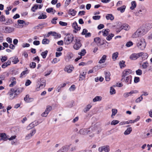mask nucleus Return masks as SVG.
<instances>
[{
	"mask_svg": "<svg viewBox=\"0 0 152 152\" xmlns=\"http://www.w3.org/2000/svg\"><path fill=\"white\" fill-rule=\"evenodd\" d=\"M74 41L75 42L73 46V48L76 50H78L81 47V46L80 40L78 38H75Z\"/></svg>",
	"mask_w": 152,
	"mask_h": 152,
	"instance_id": "obj_6",
	"label": "nucleus"
},
{
	"mask_svg": "<svg viewBox=\"0 0 152 152\" xmlns=\"http://www.w3.org/2000/svg\"><path fill=\"white\" fill-rule=\"evenodd\" d=\"M9 81L11 83L9 85V86L10 87H12L16 84V78L15 77H12L10 78V79Z\"/></svg>",
	"mask_w": 152,
	"mask_h": 152,
	"instance_id": "obj_18",
	"label": "nucleus"
},
{
	"mask_svg": "<svg viewBox=\"0 0 152 152\" xmlns=\"http://www.w3.org/2000/svg\"><path fill=\"white\" fill-rule=\"evenodd\" d=\"M27 71H23L20 74V77H23V76L27 74Z\"/></svg>",
	"mask_w": 152,
	"mask_h": 152,
	"instance_id": "obj_61",
	"label": "nucleus"
},
{
	"mask_svg": "<svg viewBox=\"0 0 152 152\" xmlns=\"http://www.w3.org/2000/svg\"><path fill=\"white\" fill-rule=\"evenodd\" d=\"M132 73L131 70L129 69H126L124 70L123 72L122 75V77H127L128 76Z\"/></svg>",
	"mask_w": 152,
	"mask_h": 152,
	"instance_id": "obj_16",
	"label": "nucleus"
},
{
	"mask_svg": "<svg viewBox=\"0 0 152 152\" xmlns=\"http://www.w3.org/2000/svg\"><path fill=\"white\" fill-rule=\"evenodd\" d=\"M118 52H116L113 53L112 55V58L113 60L115 61L118 57Z\"/></svg>",
	"mask_w": 152,
	"mask_h": 152,
	"instance_id": "obj_37",
	"label": "nucleus"
},
{
	"mask_svg": "<svg viewBox=\"0 0 152 152\" xmlns=\"http://www.w3.org/2000/svg\"><path fill=\"white\" fill-rule=\"evenodd\" d=\"M36 66V63L34 62H32L30 64V66L31 68H34Z\"/></svg>",
	"mask_w": 152,
	"mask_h": 152,
	"instance_id": "obj_57",
	"label": "nucleus"
},
{
	"mask_svg": "<svg viewBox=\"0 0 152 152\" xmlns=\"http://www.w3.org/2000/svg\"><path fill=\"white\" fill-rule=\"evenodd\" d=\"M136 74L138 75H140L142 74V72L141 70L139 69L136 71Z\"/></svg>",
	"mask_w": 152,
	"mask_h": 152,
	"instance_id": "obj_52",
	"label": "nucleus"
},
{
	"mask_svg": "<svg viewBox=\"0 0 152 152\" xmlns=\"http://www.w3.org/2000/svg\"><path fill=\"white\" fill-rule=\"evenodd\" d=\"M7 140L6 135L5 133L0 134V140L6 141Z\"/></svg>",
	"mask_w": 152,
	"mask_h": 152,
	"instance_id": "obj_26",
	"label": "nucleus"
},
{
	"mask_svg": "<svg viewBox=\"0 0 152 152\" xmlns=\"http://www.w3.org/2000/svg\"><path fill=\"white\" fill-rule=\"evenodd\" d=\"M139 55V53H133L130 56L129 58L131 60H135L140 57Z\"/></svg>",
	"mask_w": 152,
	"mask_h": 152,
	"instance_id": "obj_17",
	"label": "nucleus"
},
{
	"mask_svg": "<svg viewBox=\"0 0 152 152\" xmlns=\"http://www.w3.org/2000/svg\"><path fill=\"white\" fill-rule=\"evenodd\" d=\"M54 37L55 38H58L61 37V35L60 34H58L55 32H50L49 33Z\"/></svg>",
	"mask_w": 152,
	"mask_h": 152,
	"instance_id": "obj_22",
	"label": "nucleus"
},
{
	"mask_svg": "<svg viewBox=\"0 0 152 152\" xmlns=\"http://www.w3.org/2000/svg\"><path fill=\"white\" fill-rule=\"evenodd\" d=\"M38 5H37V4H35L31 8V10L33 12H35L38 9Z\"/></svg>",
	"mask_w": 152,
	"mask_h": 152,
	"instance_id": "obj_43",
	"label": "nucleus"
},
{
	"mask_svg": "<svg viewBox=\"0 0 152 152\" xmlns=\"http://www.w3.org/2000/svg\"><path fill=\"white\" fill-rule=\"evenodd\" d=\"M102 97L100 96H96L93 99V102H96L97 101H100L102 99Z\"/></svg>",
	"mask_w": 152,
	"mask_h": 152,
	"instance_id": "obj_38",
	"label": "nucleus"
},
{
	"mask_svg": "<svg viewBox=\"0 0 152 152\" xmlns=\"http://www.w3.org/2000/svg\"><path fill=\"white\" fill-rule=\"evenodd\" d=\"M100 16L99 15H95L93 17V18L94 20H98L100 18Z\"/></svg>",
	"mask_w": 152,
	"mask_h": 152,
	"instance_id": "obj_63",
	"label": "nucleus"
},
{
	"mask_svg": "<svg viewBox=\"0 0 152 152\" xmlns=\"http://www.w3.org/2000/svg\"><path fill=\"white\" fill-rule=\"evenodd\" d=\"M35 122L32 123L30 124L26 127V129L27 130H29L31 129L32 128L34 127L35 126H37L38 124V123L37 122V124H34V123Z\"/></svg>",
	"mask_w": 152,
	"mask_h": 152,
	"instance_id": "obj_23",
	"label": "nucleus"
},
{
	"mask_svg": "<svg viewBox=\"0 0 152 152\" xmlns=\"http://www.w3.org/2000/svg\"><path fill=\"white\" fill-rule=\"evenodd\" d=\"M17 22L18 24H15V27L16 28H23L24 26V24L28 25L29 23L28 22L26 24L24 20H18Z\"/></svg>",
	"mask_w": 152,
	"mask_h": 152,
	"instance_id": "obj_7",
	"label": "nucleus"
},
{
	"mask_svg": "<svg viewBox=\"0 0 152 152\" xmlns=\"http://www.w3.org/2000/svg\"><path fill=\"white\" fill-rule=\"evenodd\" d=\"M31 83V81L30 80H28L26 81L25 85L26 86H28Z\"/></svg>",
	"mask_w": 152,
	"mask_h": 152,
	"instance_id": "obj_64",
	"label": "nucleus"
},
{
	"mask_svg": "<svg viewBox=\"0 0 152 152\" xmlns=\"http://www.w3.org/2000/svg\"><path fill=\"white\" fill-rule=\"evenodd\" d=\"M76 87L74 85H72L69 88V90L70 91H75V89Z\"/></svg>",
	"mask_w": 152,
	"mask_h": 152,
	"instance_id": "obj_54",
	"label": "nucleus"
},
{
	"mask_svg": "<svg viewBox=\"0 0 152 152\" xmlns=\"http://www.w3.org/2000/svg\"><path fill=\"white\" fill-rule=\"evenodd\" d=\"M132 130V127H129L124 132V134L125 135H128L130 133Z\"/></svg>",
	"mask_w": 152,
	"mask_h": 152,
	"instance_id": "obj_32",
	"label": "nucleus"
},
{
	"mask_svg": "<svg viewBox=\"0 0 152 152\" xmlns=\"http://www.w3.org/2000/svg\"><path fill=\"white\" fill-rule=\"evenodd\" d=\"M12 61L14 64H16L19 61L18 58L17 57H13L10 58V60Z\"/></svg>",
	"mask_w": 152,
	"mask_h": 152,
	"instance_id": "obj_21",
	"label": "nucleus"
},
{
	"mask_svg": "<svg viewBox=\"0 0 152 152\" xmlns=\"http://www.w3.org/2000/svg\"><path fill=\"white\" fill-rule=\"evenodd\" d=\"M112 114L111 115V117L114 116L117 113V110L116 109H113L112 110Z\"/></svg>",
	"mask_w": 152,
	"mask_h": 152,
	"instance_id": "obj_41",
	"label": "nucleus"
},
{
	"mask_svg": "<svg viewBox=\"0 0 152 152\" xmlns=\"http://www.w3.org/2000/svg\"><path fill=\"white\" fill-rule=\"evenodd\" d=\"M110 74L109 72H107L105 73V79L106 81H109L110 80Z\"/></svg>",
	"mask_w": 152,
	"mask_h": 152,
	"instance_id": "obj_36",
	"label": "nucleus"
},
{
	"mask_svg": "<svg viewBox=\"0 0 152 152\" xmlns=\"http://www.w3.org/2000/svg\"><path fill=\"white\" fill-rule=\"evenodd\" d=\"M46 18L47 16L45 15H44L43 13H42L41 15L38 17V19H45Z\"/></svg>",
	"mask_w": 152,
	"mask_h": 152,
	"instance_id": "obj_48",
	"label": "nucleus"
},
{
	"mask_svg": "<svg viewBox=\"0 0 152 152\" xmlns=\"http://www.w3.org/2000/svg\"><path fill=\"white\" fill-rule=\"evenodd\" d=\"M106 19L107 20H113L114 19V17L112 14H108L106 15Z\"/></svg>",
	"mask_w": 152,
	"mask_h": 152,
	"instance_id": "obj_33",
	"label": "nucleus"
},
{
	"mask_svg": "<svg viewBox=\"0 0 152 152\" xmlns=\"http://www.w3.org/2000/svg\"><path fill=\"white\" fill-rule=\"evenodd\" d=\"M17 91L16 90H15L14 92H13L12 91L10 93V99H14V98L15 97V96H16V94H15V93Z\"/></svg>",
	"mask_w": 152,
	"mask_h": 152,
	"instance_id": "obj_29",
	"label": "nucleus"
},
{
	"mask_svg": "<svg viewBox=\"0 0 152 152\" xmlns=\"http://www.w3.org/2000/svg\"><path fill=\"white\" fill-rule=\"evenodd\" d=\"M86 53V50L83 49L81 50V52H79L78 54L80 56H81V57H82V56H84Z\"/></svg>",
	"mask_w": 152,
	"mask_h": 152,
	"instance_id": "obj_34",
	"label": "nucleus"
},
{
	"mask_svg": "<svg viewBox=\"0 0 152 152\" xmlns=\"http://www.w3.org/2000/svg\"><path fill=\"white\" fill-rule=\"evenodd\" d=\"M132 77L131 75L128 76L127 77H122L121 80L124 82L127 85L131 84L132 82Z\"/></svg>",
	"mask_w": 152,
	"mask_h": 152,
	"instance_id": "obj_5",
	"label": "nucleus"
},
{
	"mask_svg": "<svg viewBox=\"0 0 152 152\" xmlns=\"http://www.w3.org/2000/svg\"><path fill=\"white\" fill-rule=\"evenodd\" d=\"M39 83H38L36 88L37 91H39L40 90L44 88L45 86L46 81L42 79H40Z\"/></svg>",
	"mask_w": 152,
	"mask_h": 152,
	"instance_id": "obj_4",
	"label": "nucleus"
},
{
	"mask_svg": "<svg viewBox=\"0 0 152 152\" xmlns=\"http://www.w3.org/2000/svg\"><path fill=\"white\" fill-rule=\"evenodd\" d=\"M87 73V70L84 69L83 70L82 72L80 73L79 76V80H82L85 79Z\"/></svg>",
	"mask_w": 152,
	"mask_h": 152,
	"instance_id": "obj_14",
	"label": "nucleus"
},
{
	"mask_svg": "<svg viewBox=\"0 0 152 152\" xmlns=\"http://www.w3.org/2000/svg\"><path fill=\"white\" fill-rule=\"evenodd\" d=\"M138 93V91L137 90H132L129 92H126L124 94L123 96L125 98H127L129 96H131L132 94H136Z\"/></svg>",
	"mask_w": 152,
	"mask_h": 152,
	"instance_id": "obj_12",
	"label": "nucleus"
},
{
	"mask_svg": "<svg viewBox=\"0 0 152 152\" xmlns=\"http://www.w3.org/2000/svg\"><path fill=\"white\" fill-rule=\"evenodd\" d=\"M121 27H122L123 29L126 30H128L130 28V26L128 24H124L123 25L121 26Z\"/></svg>",
	"mask_w": 152,
	"mask_h": 152,
	"instance_id": "obj_40",
	"label": "nucleus"
},
{
	"mask_svg": "<svg viewBox=\"0 0 152 152\" xmlns=\"http://www.w3.org/2000/svg\"><path fill=\"white\" fill-rule=\"evenodd\" d=\"M125 61H121L119 62V64L121 68L124 67L125 66Z\"/></svg>",
	"mask_w": 152,
	"mask_h": 152,
	"instance_id": "obj_44",
	"label": "nucleus"
},
{
	"mask_svg": "<svg viewBox=\"0 0 152 152\" xmlns=\"http://www.w3.org/2000/svg\"><path fill=\"white\" fill-rule=\"evenodd\" d=\"M110 31V30L108 29H103L102 31L103 33V35L104 36H107Z\"/></svg>",
	"mask_w": 152,
	"mask_h": 152,
	"instance_id": "obj_30",
	"label": "nucleus"
},
{
	"mask_svg": "<svg viewBox=\"0 0 152 152\" xmlns=\"http://www.w3.org/2000/svg\"><path fill=\"white\" fill-rule=\"evenodd\" d=\"M79 134L82 135H86L87 134H90L91 133L90 129H82L79 131Z\"/></svg>",
	"mask_w": 152,
	"mask_h": 152,
	"instance_id": "obj_8",
	"label": "nucleus"
},
{
	"mask_svg": "<svg viewBox=\"0 0 152 152\" xmlns=\"http://www.w3.org/2000/svg\"><path fill=\"white\" fill-rule=\"evenodd\" d=\"M48 52V51L46 50L44 52H42L41 53V55L42 57V58H46V57L47 55Z\"/></svg>",
	"mask_w": 152,
	"mask_h": 152,
	"instance_id": "obj_47",
	"label": "nucleus"
},
{
	"mask_svg": "<svg viewBox=\"0 0 152 152\" xmlns=\"http://www.w3.org/2000/svg\"><path fill=\"white\" fill-rule=\"evenodd\" d=\"M131 6L130 7V8L131 10H133L136 7L137 4L136 1H132L131 3Z\"/></svg>",
	"mask_w": 152,
	"mask_h": 152,
	"instance_id": "obj_35",
	"label": "nucleus"
},
{
	"mask_svg": "<svg viewBox=\"0 0 152 152\" xmlns=\"http://www.w3.org/2000/svg\"><path fill=\"white\" fill-rule=\"evenodd\" d=\"M92 106L91 105L89 104L85 108L84 111L85 112H86L88 111L89 109L91 108Z\"/></svg>",
	"mask_w": 152,
	"mask_h": 152,
	"instance_id": "obj_42",
	"label": "nucleus"
},
{
	"mask_svg": "<svg viewBox=\"0 0 152 152\" xmlns=\"http://www.w3.org/2000/svg\"><path fill=\"white\" fill-rule=\"evenodd\" d=\"M15 28L9 26L5 27L4 29V32L6 33H10L14 31Z\"/></svg>",
	"mask_w": 152,
	"mask_h": 152,
	"instance_id": "obj_10",
	"label": "nucleus"
},
{
	"mask_svg": "<svg viewBox=\"0 0 152 152\" xmlns=\"http://www.w3.org/2000/svg\"><path fill=\"white\" fill-rule=\"evenodd\" d=\"M119 121L116 120H113L111 123V125H115L119 123Z\"/></svg>",
	"mask_w": 152,
	"mask_h": 152,
	"instance_id": "obj_51",
	"label": "nucleus"
},
{
	"mask_svg": "<svg viewBox=\"0 0 152 152\" xmlns=\"http://www.w3.org/2000/svg\"><path fill=\"white\" fill-rule=\"evenodd\" d=\"M140 57H141L142 59L145 60L148 57V55L146 53L143 52L139 53Z\"/></svg>",
	"mask_w": 152,
	"mask_h": 152,
	"instance_id": "obj_19",
	"label": "nucleus"
},
{
	"mask_svg": "<svg viewBox=\"0 0 152 152\" xmlns=\"http://www.w3.org/2000/svg\"><path fill=\"white\" fill-rule=\"evenodd\" d=\"M5 20V17L3 15H2L0 17V21L1 22H4Z\"/></svg>",
	"mask_w": 152,
	"mask_h": 152,
	"instance_id": "obj_60",
	"label": "nucleus"
},
{
	"mask_svg": "<svg viewBox=\"0 0 152 152\" xmlns=\"http://www.w3.org/2000/svg\"><path fill=\"white\" fill-rule=\"evenodd\" d=\"M72 27L74 29L73 32L75 33H76L77 32L80 30V27H78L77 26V23L76 22H74L72 24Z\"/></svg>",
	"mask_w": 152,
	"mask_h": 152,
	"instance_id": "obj_15",
	"label": "nucleus"
},
{
	"mask_svg": "<svg viewBox=\"0 0 152 152\" xmlns=\"http://www.w3.org/2000/svg\"><path fill=\"white\" fill-rule=\"evenodd\" d=\"M7 59V57L6 56H2L1 57L0 60L2 62H4L6 61Z\"/></svg>",
	"mask_w": 152,
	"mask_h": 152,
	"instance_id": "obj_50",
	"label": "nucleus"
},
{
	"mask_svg": "<svg viewBox=\"0 0 152 152\" xmlns=\"http://www.w3.org/2000/svg\"><path fill=\"white\" fill-rule=\"evenodd\" d=\"M110 150V147L108 145L101 146L98 148V151L99 152H102L103 151L105 152H109Z\"/></svg>",
	"mask_w": 152,
	"mask_h": 152,
	"instance_id": "obj_9",
	"label": "nucleus"
},
{
	"mask_svg": "<svg viewBox=\"0 0 152 152\" xmlns=\"http://www.w3.org/2000/svg\"><path fill=\"white\" fill-rule=\"evenodd\" d=\"M107 57V56L106 55L103 56L101 59L99 61V63L100 64L104 63Z\"/></svg>",
	"mask_w": 152,
	"mask_h": 152,
	"instance_id": "obj_28",
	"label": "nucleus"
},
{
	"mask_svg": "<svg viewBox=\"0 0 152 152\" xmlns=\"http://www.w3.org/2000/svg\"><path fill=\"white\" fill-rule=\"evenodd\" d=\"M126 7L125 5H123L120 7H118L117 10L118 11H120L121 13H122L125 11Z\"/></svg>",
	"mask_w": 152,
	"mask_h": 152,
	"instance_id": "obj_24",
	"label": "nucleus"
},
{
	"mask_svg": "<svg viewBox=\"0 0 152 152\" xmlns=\"http://www.w3.org/2000/svg\"><path fill=\"white\" fill-rule=\"evenodd\" d=\"M76 13V11L72 9H70L68 12L69 15H70L72 16H74L75 15Z\"/></svg>",
	"mask_w": 152,
	"mask_h": 152,
	"instance_id": "obj_31",
	"label": "nucleus"
},
{
	"mask_svg": "<svg viewBox=\"0 0 152 152\" xmlns=\"http://www.w3.org/2000/svg\"><path fill=\"white\" fill-rule=\"evenodd\" d=\"M11 64V61L10 60H8L7 62L4 63L2 65L1 67L2 68H5L8 66L10 65Z\"/></svg>",
	"mask_w": 152,
	"mask_h": 152,
	"instance_id": "obj_27",
	"label": "nucleus"
},
{
	"mask_svg": "<svg viewBox=\"0 0 152 152\" xmlns=\"http://www.w3.org/2000/svg\"><path fill=\"white\" fill-rule=\"evenodd\" d=\"M133 45V42L131 41H129L127 42L126 45V46L128 47H130Z\"/></svg>",
	"mask_w": 152,
	"mask_h": 152,
	"instance_id": "obj_58",
	"label": "nucleus"
},
{
	"mask_svg": "<svg viewBox=\"0 0 152 152\" xmlns=\"http://www.w3.org/2000/svg\"><path fill=\"white\" fill-rule=\"evenodd\" d=\"M50 41L47 39H45L42 40V43L43 44H48L49 43Z\"/></svg>",
	"mask_w": 152,
	"mask_h": 152,
	"instance_id": "obj_46",
	"label": "nucleus"
},
{
	"mask_svg": "<svg viewBox=\"0 0 152 152\" xmlns=\"http://www.w3.org/2000/svg\"><path fill=\"white\" fill-rule=\"evenodd\" d=\"M94 41L96 43L98 46L101 45H102L101 39L99 37H96L94 38Z\"/></svg>",
	"mask_w": 152,
	"mask_h": 152,
	"instance_id": "obj_25",
	"label": "nucleus"
},
{
	"mask_svg": "<svg viewBox=\"0 0 152 152\" xmlns=\"http://www.w3.org/2000/svg\"><path fill=\"white\" fill-rule=\"evenodd\" d=\"M143 99V97L142 96H141L140 97L137 98L135 101L136 103H139Z\"/></svg>",
	"mask_w": 152,
	"mask_h": 152,
	"instance_id": "obj_53",
	"label": "nucleus"
},
{
	"mask_svg": "<svg viewBox=\"0 0 152 152\" xmlns=\"http://www.w3.org/2000/svg\"><path fill=\"white\" fill-rule=\"evenodd\" d=\"M110 93L111 94H113L115 93V89L112 87H110Z\"/></svg>",
	"mask_w": 152,
	"mask_h": 152,
	"instance_id": "obj_49",
	"label": "nucleus"
},
{
	"mask_svg": "<svg viewBox=\"0 0 152 152\" xmlns=\"http://www.w3.org/2000/svg\"><path fill=\"white\" fill-rule=\"evenodd\" d=\"M36 132V130L34 129L32 130L30 133L27 134L25 137V139L26 140L30 139L35 134Z\"/></svg>",
	"mask_w": 152,
	"mask_h": 152,
	"instance_id": "obj_11",
	"label": "nucleus"
},
{
	"mask_svg": "<svg viewBox=\"0 0 152 152\" xmlns=\"http://www.w3.org/2000/svg\"><path fill=\"white\" fill-rule=\"evenodd\" d=\"M114 36V35L113 34H111L110 35H109L106 38L107 40L108 41L110 40Z\"/></svg>",
	"mask_w": 152,
	"mask_h": 152,
	"instance_id": "obj_55",
	"label": "nucleus"
},
{
	"mask_svg": "<svg viewBox=\"0 0 152 152\" xmlns=\"http://www.w3.org/2000/svg\"><path fill=\"white\" fill-rule=\"evenodd\" d=\"M74 67L72 65H69L65 66L64 71L68 73H71L73 70Z\"/></svg>",
	"mask_w": 152,
	"mask_h": 152,
	"instance_id": "obj_13",
	"label": "nucleus"
},
{
	"mask_svg": "<svg viewBox=\"0 0 152 152\" xmlns=\"http://www.w3.org/2000/svg\"><path fill=\"white\" fill-rule=\"evenodd\" d=\"M74 36L72 34H66L64 39V42L65 45H68L73 40Z\"/></svg>",
	"mask_w": 152,
	"mask_h": 152,
	"instance_id": "obj_3",
	"label": "nucleus"
},
{
	"mask_svg": "<svg viewBox=\"0 0 152 152\" xmlns=\"http://www.w3.org/2000/svg\"><path fill=\"white\" fill-rule=\"evenodd\" d=\"M24 101L27 102H29L33 101V99L32 98H30L28 95H26L24 98Z\"/></svg>",
	"mask_w": 152,
	"mask_h": 152,
	"instance_id": "obj_20",
	"label": "nucleus"
},
{
	"mask_svg": "<svg viewBox=\"0 0 152 152\" xmlns=\"http://www.w3.org/2000/svg\"><path fill=\"white\" fill-rule=\"evenodd\" d=\"M146 45V43L145 39L141 38L137 39L136 42V46L138 49L141 50H144Z\"/></svg>",
	"mask_w": 152,
	"mask_h": 152,
	"instance_id": "obj_2",
	"label": "nucleus"
},
{
	"mask_svg": "<svg viewBox=\"0 0 152 152\" xmlns=\"http://www.w3.org/2000/svg\"><path fill=\"white\" fill-rule=\"evenodd\" d=\"M60 61V59H58L57 58H55L53 59V60L52 61L51 63L52 64H55L57 63L59 61Z\"/></svg>",
	"mask_w": 152,
	"mask_h": 152,
	"instance_id": "obj_56",
	"label": "nucleus"
},
{
	"mask_svg": "<svg viewBox=\"0 0 152 152\" xmlns=\"http://www.w3.org/2000/svg\"><path fill=\"white\" fill-rule=\"evenodd\" d=\"M147 32V30L145 28L141 27L132 34V37L133 38H137L144 35Z\"/></svg>",
	"mask_w": 152,
	"mask_h": 152,
	"instance_id": "obj_1",
	"label": "nucleus"
},
{
	"mask_svg": "<svg viewBox=\"0 0 152 152\" xmlns=\"http://www.w3.org/2000/svg\"><path fill=\"white\" fill-rule=\"evenodd\" d=\"M148 63L147 62H145L142 63V66L143 69H145L148 66Z\"/></svg>",
	"mask_w": 152,
	"mask_h": 152,
	"instance_id": "obj_39",
	"label": "nucleus"
},
{
	"mask_svg": "<svg viewBox=\"0 0 152 152\" xmlns=\"http://www.w3.org/2000/svg\"><path fill=\"white\" fill-rule=\"evenodd\" d=\"M59 24L63 26H66L67 25V24L66 23L63 22L61 21H60L59 22Z\"/></svg>",
	"mask_w": 152,
	"mask_h": 152,
	"instance_id": "obj_62",
	"label": "nucleus"
},
{
	"mask_svg": "<svg viewBox=\"0 0 152 152\" xmlns=\"http://www.w3.org/2000/svg\"><path fill=\"white\" fill-rule=\"evenodd\" d=\"M140 78L138 77H135L134 78V82L135 83H137L139 82Z\"/></svg>",
	"mask_w": 152,
	"mask_h": 152,
	"instance_id": "obj_59",
	"label": "nucleus"
},
{
	"mask_svg": "<svg viewBox=\"0 0 152 152\" xmlns=\"http://www.w3.org/2000/svg\"><path fill=\"white\" fill-rule=\"evenodd\" d=\"M52 107L51 106L49 105L47 106V107L45 109V111L48 113L50 112L52 110Z\"/></svg>",
	"mask_w": 152,
	"mask_h": 152,
	"instance_id": "obj_45",
	"label": "nucleus"
}]
</instances>
